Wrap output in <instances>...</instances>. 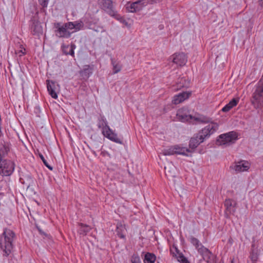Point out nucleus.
I'll use <instances>...</instances> for the list:
<instances>
[{"label":"nucleus","instance_id":"nucleus-5","mask_svg":"<svg viewBox=\"0 0 263 263\" xmlns=\"http://www.w3.org/2000/svg\"><path fill=\"white\" fill-rule=\"evenodd\" d=\"M237 138L238 135L237 133L232 131L219 136L216 140V143L220 145L232 144L235 143Z\"/></svg>","mask_w":263,"mask_h":263},{"label":"nucleus","instance_id":"nucleus-8","mask_svg":"<svg viewBox=\"0 0 263 263\" xmlns=\"http://www.w3.org/2000/svg\"><path fill=\"white\" fill-rule=\"evenodd\" d=\"M252 103L256 108L263 106V86H258L253 94Z\"/></svg>","mask_w":263,"mask_h":263},{"label":"nucleus","instance_id":"nucleus-16","mask_svg":"<svg viewBox=\"0 0 263 263\" xmlns=\"http://www.w3.org/2000/svg\"><path fill=\"white\" fill-rule=\"evenodd\" d=\"M94 69L93 65H84L83 69L80 71V76L84 79H87L92 74Z\"/></svg>","mask_w":263,"mask_h":263},{"label":"nucleus","instance_id":"nucleus-20","mask_svg":"<svg viewBox=\"0 0 263 263\" xmlns=\"http://www.w3.org/2000/svg\"><path fill=\"white\" fill-rule=\"evenodd\" d=\"M239 101V98H233L229 103L226 105L221 109L223 112H228L233 107L236 106Z\"/></svg>","mask_w":263,"mask_h":263},{"label":"nucleus","instance_id":"nucleus-42","mask_svg":"<svg viewBox=\"0 0 263 263\" xmlns=\"http://www.w3.org/2000/svg\"><path fill=\"white\" fill-rule=\"evenodd\" d=\"M160 0H151V3L152 4L153 3H157V1H160Z\"/></svg>","mask_w":263,"mask_h":263},{"label":"nucleus","instance_id":"nucleus-13","mask_svg":"<svg viewBox=\"0 0 263 263\" xmlns=\"http://www.w3.org/2000/svg\"><path fill=\"white\" fill-rule=\"evenodd\" d=\"M190 242L195 247L196 249L200 255H203L205 252H207V251L209 250L208 248H205L201 243L200 242L199 240L197 238L193 236L191 237Z\"/></svg>","mask_w":263,"mask_h":263},{"label":"nucleus","instance_id":"nucleus-11","mask_svg":"<svg viewBox=\"0 0 263 263\" xmlns=\"http://www.w3.org/2000/svg\"><path fill=\"white\" fill-rule=\"evenodd\" d=\"M46 83L49 95L52 98L57 99L58 98L57 91L59 89V85L52 80H47Z\"/></svg>","mask_w":263,"mask_h":263},{"label":"nucleus","instance_id":"nucleus-36","mask_svg":"<svg viewBox=\"0 0 263 263\" xmlns=\"http://www.w3.org/2000/svg\"><path fill=\"white\" fill-rule=\"evenodd\" d=\"M132 263H141L140 257L138 255H133L131 257Z\"/></svg>","mask_w":263,"mask_h":263},{"label":"nucleus","instance_id":"nucleus-30","mask_svg":"<svg viewBox=\"0 0 263 263\" xmlns=\"http://www.w3.org/2000/svg\"><path fill=\"white\" fill-rule=\"evenodd\" d=\"M175 258H177V260L181 263H187V259L186 257H184L183 254L179 252V253L176 254V256H174Z\"/></svg>","mask_w":263,"mask_h":263},{"label":"nucleus","instance_id":"nucleus-3","mask_svg":"<svg viewBox=\"0 0 263 263\" xmlns=\"http://www.w3.org/2000/svg\"><path fill=\"white\" fill-rule=\"evenodd\" d=\"M15 238V233L11 230L4 229L0 239V247L3 250L6 256H8L13 247V241Z\"/></svg>","mask_w":263,"mask_h":263},{"label":"nucleus","instance_id":"nucleus-18","mask_svg":"<svg viewBox=\"0 0 263 263\" xmlns=\"http://www.w3.org/2000/svg\"><path fill=\"white\" fill-rule=\"evenodd\" d=\"M61 48L63 53L65 54L70 55L73 57L74 56V50L76 48V46L74 44L71 43L70 46L68 45L63 44Z\"/></svg>","mask_w":263,"mask_h":263},{"label":"nucleus","instance_id":"nucleus-10","mask_svg":"<svg viewBox=\"0 0 263 263\" xmlns=\"http://www.w3.org/2000/svg\"><path fill=\"white\" fill-rule=\"evenodd\" d=\"M236 202L232 199H226L224 205L226 208L224 211V217L226 218H230L231 215H234L236 212Z\"/></svg>","mask_w":263,"mask_h":263},{"label":"nucleus","instance_id":"nucleus-43","mask_svg":"<svg viewBox=\"0 0 263 263\" xmlns=\"http://www.w3.org/2000/svg\"><path fill=\"white\" fill-rule=\"evenodd\" d=\"M231 263H234V259L233 258L231 260Z\"/></svg>","mask_w":263,"mask_h":263},{"label":"nucleus","instance_id":"nucleus-44","mask_svg":"<svg viewBox=\"0 0 263 263\" xmlns=\"http://www.w3.org/2000/svg\"><path fill=\"white\" fill-rule=\"evenodd\" d=\"M92 153L95 156H97V154L95 151H93Z\"/></svg>","mask_w":263,"mask_h":263},{"label":"nucleus","instance_id":"nucleus-41","mask_svg":"<svg viewBox=\"0 0 263 263\" xmlns=\"http://www.w3.org/2000/svg\"><path fill=\"white\" fill-rule=\"evenodd\" d=\"M258 2H259V5L263 7V0H258Z\"/></svg>","mask_w":263,"mask_h":263},{"label":"nucleus","instance_id":"nucleus-46","mask_svg":"<svg viewBox=\"0 0 263 263\" xmlns=\"http://www.w3.org/2000/svg\"><path fill=\"white\" fill-rule=\"evenodd\" d=\"M187 263H189V261L187 260Z\"/></svg>","mask_w":263,"mask_h":263},{"label":"nucleus","instance_id":"nucleus-21","mask_svg":"<svg viewBox=\"0 0 263 263\" xmlns=\"http://www.w3.org/2000/svg\"><path fill=\"white\" fill-rule=\"evenodd\" d=\"M177 116L179 120L181 122L189 121L192 119H193V116L183 114V110L182 109L179 110L177 114Z\"/></svg>","mask_w":263,"mask_h":263},{"label":"nucleus","instance_id":"nucleus-24","mask_svg":"<svg viewBox=\"0 0 263 263\" xmlns=\"http://www.w3.org/2000/svg\"><path fill=\"white\" fill-rule=\"evenodd\" d=\"M202 259L205 260L206 263H213L215 258V255L209 250L207 252H205L201 255Z\"/></svg>","mask_w":263,"mask_h":263},{"label":"nucleus","instance_id":"nucleus-25","mask_svg":"<svg viewBox=\"0 0 263 263\" xmlns=\"http://www.w3.org/2000/svg\"><path fill=\"white\" fill-rule=\"evenodd\" d=\"M173 147L174 148V151H175L176 154L187 156L186 153L191 152L189 149L185 147H181L178 145L173 146Z\"/></svg>","mask_w":263,"mask_h":263},{"label":"nucleus","instance_id":"nucleus-40","mask_svg":"<svg viewBox=\"0 0 263 263\" xmlns=\"http://www.w3.org/2000/svg\"><path fill=\"white\" fill-rule=\"evenodd\" d=\"M94 30L96 32H103L105 31V30L103 28V27L101 26H97L96 27H95Z\"/></svg>","mask_w":263,"mask_h":263},{"label":"nucleus","instance_id":"nucleus-1","mask_svg":"<svg viewBox=\"0 0 263 263\" xmlns=\"http://www.w3.org/2000/svg\"><path fill=\"white\" fill-rule=\"evenodd\" d=\"M10 148L9 142L0 144V175L2 176H9L14 170V162L5 158L8 155Z\"/></svg>","mask_w":263,"mask_h":263},{"label":"nucleus","instance_id":"nucleus-39","mask_svg":"<svg viewBox=\"0 0 263 263\" xmlns=\"http://www.w3.org/2000/svg\"><path fill=\"white\" fill-rule=\"evenodd\" d=\"M36 228L37 229L39 233L41 235L44 236L46 237H47L48 236V235L47 234L45 233L39 227H38L37 226H36Z\"/></svg>","mask_w":263,"mask_h":263},{"label":"nucleus","instance_id":"nucleus-17","mask_svg":"<svg viewBox=\"0 0 263 263\" xmlns=\"http://www.w3.org/2000/svg\"><path fill=\"white\" fill-rule=\"evenodd\" d=\"M250 164L247 161H240L236 163L234 170L237 172L246 171L250 168Z\"/></svg>","mask_w":263,"mask_h":263},{"label":"nucleus","instance_id":"nucleus-9","mask_svg":"<svg viewBox=\"0 0 263 263\" xmlns=\"http://www.w3.org/2000/svg\"><path fill=\"white\" fill-rule=\"evenodd\" d=\"M147 3V0H137L134 2H129L126 5V9L129 12H136L142 10Z\"/></svg>","mask_w":263,"mask_h":263},{"label":"nucleus","instance_id":"nucleus-35","mask_svg":"<svg viewBox=\"0 0 263 263\" xmlns=\"http://www.w3.org/2000/svg\"><path fill=\"white\" fill-rule=\"evenodd\" d=\"M65 27V28L67 29V30H70L74 29V23L72 22H68L63 24Z\"/></svg>","mask_w":263,"mask_h":263},{"label":"nucleus","instance_id":"nucleus-31","mask_svg":"<svg viewBox=\"0 0 263 263\" xmlns=\"http://www.w3.org/2000/svg\"><path fill=\"white\" fill-rule=\"evenodd\" d=\"M162 153L165 156L173 155L176 154L173 146L169 147L167 149H164Z\"/></svg>","mask_w":263,"mask_h":263},{"label":"nucleus","instance_id":"nucleus-23","mask_svg":"<svg viewBox=\"0 0 263 263\" xmlns=\"http://www.w3.org/2000/svg\"><path fill=\"white\" fill-rule=\"evenodd\" d=\"M193 119L200 123H210L209 124H210L211 123H215L214 122L212 121L211 118L203 115H199L198 117H193Z\"/></svg>","mask_w":263,"mask_h":263},{"label":"nucleus","instance_id":"nucleus-37","mask_svg":"<svg viewBox=\"0 0 263 263\" xmlns=\"http://www.w3.org/2000/svg\"><path fill=\"white\" fill-rule=\"evenodd\" d=\"M49 0H38L39 4L43 8H47Z\"/></svg>","mask_w":263,"mask_h":263},{"label":"nucleus","instance_id":"nucleus-22","mask_svg":"<svg viewBox=\"0 0 263 263\" xmlns=\"http://www.w3.org/2000/svg\"><path fill=\"white\" fill-rule=\"evenodd\" d=\"M117 235L121 239L125 238V232L126 231L125 227L121 223H118L117 225L116 230Z\"/></svg>","mask_w":263,"mask_h":263},{"label":"nucleus","instance_id":"nucleus-4","mask_svg":"<svg viewBox=\"0 0 263 263\" xmlns=\"http://www.w3.org/2000/svg\"><path fill=\"white\" fill-rule=\"evenodd\" d=\"M98 126L99 128H102V133L105 137L116 143H122V141L118 137L117 135L108 125L107 122L104 116H100L99 118Z\"/></svg>","mask_w":263,"mask_h":263},{"label":"nucleus","instance_id":"nucleus-12","mask_svg":"<svg viewBox=\"0 0 263 263\" xmlns=\"http://www.w3.org/2000/svg\"><path fill=\"white\" fill-rule=\"evenodd\" d=\"M30 30L31 33L34 35H39L43 32V29L40 22L33 17L30 20Z\"/></svg>","mask_w":263,"mask_h":263},{"label":"nucleus","instance_id":"nucleus-2","mask_svg":"<svg viewBox=\"0 0 263 263\" xmlns=\"http://www.w3.org/2000/svg\"><path fill=\"white\" fill-rule=\"evenodd\" d=\"M219 125L217 123H211L208 125L193 137L191 138L189 142V147L194 149L196 148L204 140L208 138L210 136L216 132L218 129Z\"/></svg>","mask_w":263,"mask_h":263},{"label":"nucleus","instance_id":"nucleus-27","mask_svg":"<svg viewBox=\"0 0 263 263\" xmlns=\"http://www.w3.org/2000/svg\"><path fill=\"white\" fill-rule=\"evenodd\" d=\"M156 260V255L153 253L147 252L145 254L144 263H155Z\"/></svg>","mask_w":263,"mask_h":263},{"label":"nucleus","instance_id":"nucleus-38","mask_svg":"<svg viewBox=\"0 0 263 263\" xmlns=\"http://www.w3.org/2000/svg\"><path fill=\"white\" fill-rule=\"evenodd\" d=\"M185 81V80L184 79L181 78L180 79L179 83H177V87H179V88H181L184 87H187V85L184 84V83H183V82Z\"/></svg>","mask_w":263,"mask_h":263},{"label":"nucleus","instance_id":"nucleus-28","mask_svg":"<svg viewBox=\"0 0 263 263\" xmlns=\"http://www.w3.org/2000/svg\"><path fill=\"white\" fill-rule=\"evenodd\" d=\"M111 64L113 66V71L114 73L119 72L121 69V65L119 62L116 61L113 59H111Z\"/></svg>","mask_w":263,"mask_h":263},{"label":"nucleus","instance_id":"nucleus-14","mask_svg":"<svg viewBox=\"0 0 263 263\" xmlns=\"http://www.w3.org/2000/svg\"><path fill=\"white\" fill-rule=\"evenodd\" d=\"M173 57V62L180 66H184L187 60L186 55L183 52L175 53Z\"/></svg>","mask_w":263,"mask_h":263},{"label":"nucleus","instance_id":"nucleus-33","mask_svg":"<svg viewBox=\"0 0 263 263\" xmlns=\"http://www.w3.org/2000/svg\"><path fill=\"white\" fill-rule=\"evenodd\" d=\"M39 157L41 159V160H42L44 164L51 171H52L53 170V167L51 166L50 165H49L48 163V162L47 161V160L45 159V158L44 157L43 155L41 154H39Z\"/></svg>","mask_w":263,"mask_h":263},{"label":"nucleus","instance_id":"nucleus-19","mask_svg":"<svg viewBox=\"0 0 263 263\" xmlns=\"http://www.w3.org/2000/svg\"><path fill=\"white\" fill-rule=\"evenodd\" d=\"M78 226L80 227V228L78 231V232L81 236H86L87 233L91 230V227L86 224L79 222Z\"/></svg>","mask_w":263,"mask_h":263},{"label":"nucleus","instance_id":"nucleus-26","mask_svg":"<svg viewBox=\"0 0 263 263\" xmlns=\"http://www.w3.org/2000/svg\"><path fill=\"white\" fill-rule=\"evenodd\" d=\"M254 245H252L251 251L250 258L252 261V263H256L258 258V250L257 248H254Z\"/></svg>","mask_w":263,"mask_h":263},{"label":"nucleus","instance_id":"nucleus-45","mask_svg":"<svg viewBox=\"0 0 263 263\" xmlns=\"http://www.w3.org/2000/svg\"><path fill=\"white\" fill-rule=\"evenodd\" d=\"M2 185H0V191L2 190Z\"/></svg>","mask_w":263,"mask_h":263},{"label":"nucleus","instance_id":"nucleus-6","mask_svg":"<svg viewBox=\"0 0 263 263\" xmlns=\"http://www.w3.org/2000/svg\"><path fill=\"white\" fill-rule=\"evenodd\" d=\"M54 28L55 35L59 38H70L71 34L73 32L67 30L64 25L59 22L54 24Z\"/></svg>","mask_w":263,"mask_h":263},{"label":"nucleus","instance_id":"nucleus-29","mask_svg":"<svg viewBox=\"0 0 263 263\" xmlns=\"http://www.w3.org/2000/svg\"><path fill=\"white\" fill-rule=\"evenodd\" d=\"M15 53L16 54H18V58L21 59L22 56H24L26 54V50L23 45L20 44L17 50H15Z\"/></svg>","mask_w":263,"mask_h":263},{"label":"nucleus","instance_id":"nucleus-15","mask_svg":"<svg viewBox=\"0 0 263 263\" xmlns=\"http://www.w3.org/2000/svg\"><path fill=\"white\" fill-rule=\"evenodd\" d=\"M191 95V93L190 92L183 91L180 92L174 97L172 102L174 104H178L187 99Z\"/></svg>","mask_w":263,"mask_h":263},{"label":"nucleus","instance_id":"nucleus-7","mask_svg":"<svg viewBox=\"0 0 263 263\" xmlns=\"http://www.w3.org/2000/svg\"><path fill=\"white\" fill-rule=\"evenodd\" d=\"M98 4L100 8L109 15L111 16L118 15L117 11L114 9L112 0H98Z\"/></svg>","mask_w":263,"mask_h":263},{"label":"nucleus","instance_id":"nucleus-32","mask_svg":"<svg viewBox=\"0 0 263 263\" xmlns=\"http://www.w3.org/2000/svg\"><path fill=\"white\" fill-rule=\"evenodd\" d=\"M170 252L171 254L173 255V256H176L177 254L179 253L180 252L177 247V246L175 245H173L170 248Z\"/></svg>","mask_w":263,"mask_h":263},{"label":"nucleus","instance_id":"nucleus-34","mask_svg":"<svg viewBox=\"0 0 263 263\" xmlns=\"http://www.w3.org/2000/svg\"><path fill=\"white\" fill-rule=\"evenodd\" d=\"M73 23H74V25L75 27H74V29L76 30L75 31H78V30H81L84 26V24L82 21L74 22Z\"/></svg>","mask_w":263,"mask_h":263}]
</instances>
